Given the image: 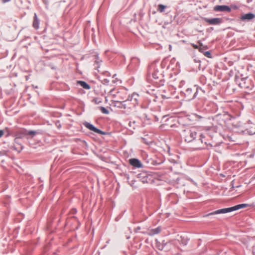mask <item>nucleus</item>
Wrapping results in <instances>:
<instances>
[{
    "mask_svg": "<svg viewBox=\"0 0 255 255\" xmlns=\"http://www.w3.org/2000/svg\"><path fill=\"white\" fill-rule=\"evenodd\" d=\"M138 98L139 95L138 94H133L130 99L128 98L123 101H113L112 104L113 106L121 109H124L125 110V112H126L138 105Z\"/></svg>",
    "mask_w": 255,
    "mask_h": 255,
    "instance_id": "1",
    "label": "nucleus"
},
{
    "mask_svg": "<svg viewBox=\"0 0 255 255\" xmlns=\"http://www.w3.org/2000/svg\"><path fill=\"white\" fill-rule=\"evenodd\" d=\"M191 148L194 150H200L212 147V144L207 139L206 135L198 133L197 137L192 141Z\"/></svg>",
    "mask_w": 255,
    "mask_h": 255,
    "instance_id": "2",
    "label": "nucleus"
},
{
    "mask_svg": "<svg viewBox=\"0 0 255 255\" xmlns=\"http://www.w3.org/2000/svg\"><path fill=\"white\" fill-rule=\"evenodd\" d=\"M248 206V204H238L236 206H234L233 207L227 208H223L219 209L217 210H216L214 212H212L211 213H210L209 214H206L203 216L204 217H207L211 215H214L219 214H225L231 212H233L234 211H236L238 210H239L241 208H246Z\"/></svg>",
    "mask_w": 255,
    "mask_h": 255,
    "instance_id": "3",
    "label": "nucleus"
},
{
    "mask_svg": "<svg viewBox=\"0 0 255 255\" xmlns=\"http://www.w3.org/2000/svg\"><path fill=\"white\" fill-rule=\"evenodd\" d=\"M198 134L194 128H187L183 130L181 136L185 142H191L197 137Z\"/></svg>",
    "mask_w": 255,
    "mask_h": 255,
    "instance_id": "4",
    "label": "nucleus"
},
{
    "mask_svg": "<svg viewBox=\"0 0 255 255\" xmlns=\"http://www.w3.org/2000/svg\"><path fill=\"white\" fill-rule=\"evenodd\" d=\"M157 62H158V61H154L149 65L148 68V74H151L152 75V77L154 79H159L160 76L161 75V74L157 70L156 66Z\"/></svg>",
    "mask_w": 255,
    "mask_h": 255,
    "instance_id": "5",
    "label": "nucleus"
},
{
    "mask_svg": "<svg viewBox=\"0 0 255 255\" xmlns=\"http://www.w3.org/2000/svg\"><path fill=\"white\" fill-rule=\"evenodd\" d=\"M239 86L243 89L249 90H252L254 87L252 80L248 78V77L242 78L241 82L239 84Z\"/></svg>",
    "mask_w": 255,
    "mask_h": 255,
    "instance_id": "6",
    "label": "nucleus"
},
{
    "mask_svg": "<svg viewBox=\"0 0 255 255\" xmlns=\"http://www.w3.org/2000/svg\"><path fill=\"white\" fill-rule=\"evenodd\" d=\"M84 126L89 129V130L94 131L95 133H98L101 135H106L107 133L106 132L103 131L101 129L96 128L92 124L90 123L85 122L83 123Z\"/></svg>",
    "mask_w": 255,
    "mask_h": 255,
    "instance_id": "7",
    "label": "nucleus"
},
{
    "mask_svg": "<svg viewBox=\"0 0 255 255\" xmlns=\"http://www.w3.org/2000/svg\"><path fill=\"white\" fill-rule=\"evenodd\" d=\"M36 131L33 130L28 131L26 129H23L18 131V132L16 134V136L17 138H22L27 135H29L33 137L36 134Z\"/></svg>",
    "mask_w": 255,
    "mask_h": 255,
    "instance_id": "8",
    "label": "nucleus"
},
{
    "mask_svg": "<svg viewBox=\"0 0 255 255\" xmlns=\"http://www.w3.org/2000/svg\"><path fill=\"white\" fill-rule=\"evenodd\" d=\"M193 93L192 89L187 88L185 92V96L187 97L189 99H193L195 98L199 93V89L196 88V92L194 93Z\"/></svg>",
    "mask_w": 255,
    "mask_h": 255,
    "instance_id": "9",
    "label": "nucleus"
},
{
    "mask_svg": "<svg viewBox=\"0 0 255 255\" xmlns=\"http://www.w3.org/2000/svg\"><path fill=\"white\" fill-rule=\"evenodd\" d=\"M204 21L211 25H219L223 22L221 18L216 17L213 18H205Z\"/></svg>",
    "mask_w": 255,
    "mask_h": 255,
    "instance_id": "10",
    "label": "nucleus"
},
{
    "mask_svg": "<svg viewBox=\"0 0 255 255\" xmlns=\"http://www.w3.org/2000/svg\"><path fill=\"white\" fill-rule=\"evenodd\" d=\"M215 11H227L230 12L231 8L230 6L225 5H217L213 8Z\"/></svg>",
    "mask_w": 255,
    "mask_h": 255,
    "instance_id": "11",
    "label": "nucleus"
},
{
    "mask_svg": "<svg viewBox=\"0 0 255 255\" xmlns=\"http://www.w3.org/2000/svg\"><path fill=\"white\" fill-rule=\"evenodd\" d=\"M129 162L131 165L135 168L142 167L143 165L140 161L136 158H131L129 160Z\"/></svg>",
    "mask_w": 255,
    "mask_h": 255,
    "instance_id": "12",
    "label": "nucleus"
},
{
    "mask_svg": "<svg viewBox=\"0 0 255 255\" xmlns=\"http://www.w3.org/2000/svg\"><path fill=\"white\" fill-rule=\"evenodd\" d=\"M118 96L119 97L120 100L123 101L128 98L130 99V98H131V96L128 95V92L125 90H123L118 92Z\"/></svg>",
    "mask_w": 255,
    "mask_h": 255,
    "instance_id": "13",
    "label": "nucleus"
},
{
    "mask_svg": "<svg viewBox=\"0 0 255 255\" xmlns=\"http://www.w3.org/2000/svg\"><path fill=\"white\" fill-rule=\"evenodd\" d=\"M255 15L254 14H253L251 12H250V13L242 15L241 16L240 19L243 21L250 20L253 19L255 17Z\"/></svg>",
    "mask_w": 255,
    "mask_h": 255,
    "instance_id": "14",
    "label": "nucleus"
},
{
    "mask_svg": "<svg viewBox=\"0 0 255 255\" xmlns=\"http://www.w3.org/2000/svg\"><path fill=\"white\" fill-rule=\"evenodd\" d=\"M95 61L94 64V69L97 70L98 72H100L99 68L100 67V65L102 61L99 58L98 55L95 56Z\"/></svg>",
    "mask_w": 255,
    "mask_h": 255,
    "instance_id": "15",
    "label": "nucleus"
},
{
    "mask_svg": "<svg viewBox=\"0 0 255 255\" xmlns=\"http://www.w3.org/2000/svg\"><path fill=\"white\" fill-rule=\"evenodd\" d=\"M161 232V228L160 227H158L154 229H151L149 230L148 232V235L150 236H154L155 235H157L159 234Z\"/></svg>",
    "mask_w": 255,
    "mask_h": 255,
    "instance_id": "16",
    "label": "nucleus"
},
{
    "mask_svg": "<svg viewBox=\"0 0 255 255\" xmlns=\"http://www.w3.org/2000/svg\"><path fill=\"white\" fill-rule=\"evenodd\" d=\"M39 22L40 20L38 18L36 13H35L34 15L32 26L35 29H38L39 28Z\"/></svg>",
    "mask_w": 255,
    "mask_h": 255,
    "instance_id": "17",
    "label": "nucleus"
},
{
    "mask_svg": "<svg viewBox=\"0 0 255 255\" xmlns=\"http://www.w3.org/2000/svg\"><path fill=\"white\" fill-rule=\"evenodd\" d=\"M77 83L85 89L89 90L91 88L90 86L85 81H78Z\"/></svg>",
    "mask_w": 255,
    "mask_h": 255,
    "instance_id": "18",
    "label": "nucleus"
},
{
    "mask_svg": "<svg viewBox=\"0 0 255 255\" xmlns=\"http://www.w3.org/2000/svg\"><path fill=\"white\" fill-rule=\"evenodd\" d=\"M166 6L162 4H160L158 5L157 10L160 12H162L164 11L165 8H166Z\"/></svg>",
    "mask_w": 255,
    "mask_h": 255,
    "instance_id": "19",
    "label": "nucleus"
},
{
    "mask_svg": "<svg viewBox=\"0 0 255 255\" xmlns=\"http://www.w3.org/2000/svg\"><path fill=\"white\" fill-rule=\"evenodd\" d=\"M99 109L101 112L104 114H109V111L106 108L104 107H100Z\"/></svg>",
    "mask_w": 255,
    "mask_h": 255,
    "instance_id": "20",
    "label": "nucleus"
},
{
    "mask_svg": "<svg viewBox=\"0 0 255 255\" xmlns=\"http://www.w3.org/2000/svg\"><path fill=\"white\" fill-rule=\"evenodd\" d=\"M204 55L208 57V58H211V53L210 52V51H206V52H204L203 53Z\"/></svg>",
    "mask_w": 255,
    "mask_h": 255,
    "instance_id": "21",
    "label": "nucleus"
},
{
    "mask_svg": "<svg viewBox=\"0 0 255 255\" xmlns=\"http://www.w3.org/2000/svg\"><path fill=\"white\" fill-rule=\"evenodd\" d=\"M198 49H199V51L201 52V53H204V47L202 44H200Z\"/></svg>",
    "mask_w": 255,
    "mask_h": 255,
    "instance_id": "22",
    "label": "nucleus"
},
{
    "mask_svg": "<svg viewBox=\"0 0 255 255\" xmlns=\"http://www.w3.org/2000/svg\"><path fill=\"white\" fill-rule=\"evenodd\" d=\"M103 74L106 76H110L111 74L108 71H104L103 73Z\"/></svg>",
    "mask_w": 255,
    "mask_h": 255,
    "instance_id": "23",
    "label": "nucleus"
},
{
    "mask_svg": "<svg viewBox=\"0 0 255 255\" xmlns=\"http://www.w3.org/2000/svg\"><path fill=\"white\" fill-rule=\"evenodd\" d=\"M103 81L104 84H108L109 82V80L107 79H104Z\"/></svg>",
    "mask_w": 255,
    "mask_h": 255,
    "instance_id": "24",
    "label": "nucleus"
},
{
    "mask_svg": "<svg viewBox=\"0 0 255 255\" xmlns=\"http://www.w3.org/2000/svg\"><path fill=\"white\" fill-rule=\"evenodd\" d=\"M198 89H199V93H204L205 92L204 91H203L201 88L200 87H197Z\"/></svg>",
    "mask_w": 255,
    "mask_h": 255,
    "instance_id": "25",
    "label": "nucleus"
},
{
    "mask_svg": "<svg viewBox=\"0 0 255 255\" xmlns=\"http://www.w3.org/2000/svg\"><path fill=\"white\" fill-rule=\"evenodd\" d=\"M4 132L3 130H0V137L3 135Z\"/></svg>",
    "mask_w": 255,
    "mask_h": 255,
    "instance_id": "26",
    "label": "nucleus"
},
{
    "mask_svg": "<svg viewBox=\"0 0 255 255\" xmlns=\"http://www.w3.org/2000/svg\"><path fill=\"white\" fill-rule=\"evenodd\" d=\"M193 46L194 48H195L196 49H198L199 48V46H198V45L194 44H193Z\"/></svg>",
    "mask_w": 255,
    "mask_h": 255,
    "instance_id": "27",
    "label": "nucleus"
},
{
    "mask_svg": "<svg viewBox=\"0 0 255 255\" xmlns=\"http://www.w3.org/2000/svg\"><path fill=\"white\" fill-rule=\"evenodd\" d=\"M3 3H5L10 1V0H1Z\"/></svg>",
    "mask_w": 255,
    "mask_h": 255,
    "instance_id": "28",
    "label": "nucleus"
},
{
    "mask_svg": "<svg viewBox=\"0 0 255 255\" xmlns=\"http://www.w3.org/2000/svg\"><path fill=\"white\" fill-rule=\"evenodd\" d=\"M76 212H77V210H76V209H73L72 210V213H76Z\"/></svg>",
    "mask_w": 255,
    "mask_h": 255,
    "instance_id": "29",
    "label": "nucleus"
},
{
    "mask_svg": "<svg viewBox=\"0 0 255 255\" xmlns=\"http://www.w3.org/2000/svg\"><path fill=\"white\" fill-rule=\"evenodd\" d=\"M232 7L234 8V9H237L238 8V7L236 5H235V6H232Z\"/></svg>",
    "mask_w": 255,
    "mask_h": 255,
    "instance_id": "30",
    "label": "nucleus"
},
{
    "mask_svg": "<svg viewBox=\"0 0 255 255\" xmlns=\"http://www.w3.org/2000/svg\"><path fill=\"white\" fill-rule=\"evenodd\" d=\"M113 90H114V89L111 90L110 91L109 93H110V94H111V93H112V92L113 91Z\"/></svg>",
    "mask_w": 255,
    "mask_h": 255,
    "instance_id": "31",
    "label": "nucleus"
},
{
    "mask_svg": "<svg viewBox=\"0 0 255 255\" xmlns=\"http://www.w3.org/2000/svg\"><path fill=\"white\" fill-rule=\"evenodd\" d=\"M130 124H131V122H129V126H130Z\"/></svg>",
    "mask_w": 255,
    "mask_h": 255,
    "instance_id": "32",
    "label": "nucleus"
}]
</instances>
